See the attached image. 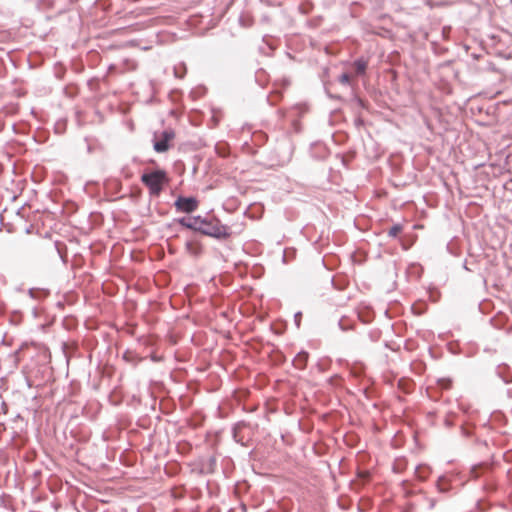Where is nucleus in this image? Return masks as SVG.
<instances>
[{
	"label": "nucleus",
	"instance_id": "nucleus-1",
	"mask_svg": "<svg viewBox=\"0 0 512 512\" xmlns=\"http://www.w3.org/2000/svg\"><path fill=\"white\" fill-rule=\"evenodd\" d=\"M168 181L167 173L162 169L153 170L141 176V182L149 189L151 196H159Z\"/></svg>",
	"mask_w": 512,
	"mask_h": 512
},
{
	"label": "nucleus",
	"instance_id": "nucleus-8",
	"mask_svg": "<svg viewBox=\"0 0 512 512\" xmlns=\"http://www.w3.org/2000/svg\"><path fill=\"white\" fill-rule=\"evenodd\" d=\"M436 488L440 493H448L451 490L450 481L444 475L439 476L436 481Z\"/></svg>",
	"mask_w": 512,
	"mask_h": 512
},
{
	"label": "nucleus",
	"instance_id": "nucleus-7",
	"mask_svg": "<svg viewBox=\"0 0 512 512\" xmlns=\"http://www.w3.org/2000/svg\"><path fill=\"white\" fill-rule=\"evenodd\" d=\"M492 469V465L487 462H481L475 464L471 467L470 473L472 477L479 478L480 476L486 474Z\"/></svg>",
	"mask_w": 512,
	"mask_h": 512
},
{
	"label": "nucleus",
	"instance_id": "nucleus-12",
	"mask_svg": "<svg viewBox=\"0 0 512 512\" xmlns=\"http://www.w3.org/2000/svg\"><path fill=\"white\" fill-rule=\"evenodd\" d=\"M338 327L340 328V330L346 332L354 329V323L351 322L346 316H343L338 321Z\"/></svg>",
	"mask_w": 512,
	"mask_h": 512
},
{
	"label": "nucleus",
	"instance_id": "nucleus-23",
	"mask_svg": "<svg viewBox=\"0 0 512 512\" xmlns=\"http://www.w3.org/2000/svg\"><path fill=\"white\" fill-rule=\"evenodd\" d=\"M123 358L129 362L132 360V354L130 352H125Z\"/></svg>",
	"mask_w": 512,
	"mask_h": 512
},
{
	"label": "nucleus",
	"instance_id": "nucleus-5",
	"mask_svg": "<svg viewBox=\"0 0 512 512\" xmlns=\"http://www.w3.org/2000/svg\"><path fill=\"white\" fill-rule=\"evenodd\" d=\"M174 222H177L184 228L198 232V229L200 228L199 224L201 223V216L198 215V216H194V217H190V218L181 217V218L174 219Z\"/></svg>",
	"mask_w": 512,
	"mask_h": 512
},
{
	"label": "nucleus",
	"instance_id": "nucleus-9",
	"mask_svg": "<svg viewBox=\"0 0 512 512\" xmlns=\"http://www.w3.org/2000/svg\"><path fill=\"white\" fill-rule=\"evenodd\" d=\"M308 360V353L305 351L299 352L293 360V364L297 369L303 370L306 367Z\"/></svg>",
	"mask_w": 512,
	"mask_h": 512
},
{
	"label": "nucleus",
	"instance_id": "nucleus-29",
	"mask_svg": "<svg viewBox=\"0 0 512 512\" xmlns=\"http://www.w3.org/2000/svg\"><path fill=\"white\" fill-rule=\"evenodd\" d=\"M191 245H192V244H191L190 242H187V244H186V246H187V248H188V249H190V248H191Z\"/></svg>",
	"mask_w": 512,
	"mask_h": 512
},
{
	"label": "nucleus",
	"instance_id": "nucleus-10",
	"mask_svg": "<svg viewBox=\"0 0 512 512\" xmlns=\"http://www.w3.org/2000/svg\"><path fill=\"white\" fill-rule=\"evenodd\" d=\"M353 66L355 68V72H356L357 75H363L366 72V69H367V66H368V61L365 60L363 57L357 58L353 62Z\"/></svg>",
	"mask_w": 512,
	"mask_h": 512
},
{
	"label": "nucleus",
	"instance_id": "nucleus-22",
	"mask_svg": "<svg viewBox=\"0 0 512 512\" xmlns=\"http://www.w3.org/2000/svg\"><path fill=\"white\" fill-rule=\"evenodd\" d=\"M355 101L357 102V104H358L360 107H362V108H365V107H366V106H365V102H364L361 98L356 97V98H355Z\"/></svg>",
	"mask_w": 512,
	"mask_h": 512
},
{
	"label": "nucleus",
	"instance_id": "nucleus-19",
	"mask_svg": "<svg viewBox=\"0 0 512 512\" xmlns=\"http://www.w3.org/2000/svg\"><path fill=\"white\" fill-rule=\"evenodd\" d=\"M301 319H302V313L301 312L295 313V315H294V322H295V325H296L297 328L300 327Z\"/></svg>",
	"mask_w": 512,
	"mask_h": 512
},
{
	"label": "nucleus",
	"instance_id": "nucleus-4",
	"mask_svg": "<svg viewBox=\"0 0 512 512\" xmlns=\"http://www.w3.org/2000/svg\"><path fill=\"white\" fill-rule=\"evenodd\" d=\"M199 202L193 196H178L174 202V206L178 212L190 214L197 210Z\"/></svg>",
	"mask_w": 512,
	"mask_h": 512
},
{
	"label": "nucleus",
	"instance_id": "nucleus-15",
	"mask_svg": "<svg viewBox=\"0 0 512 512\" xmlns=\"http://www.w3.org/2000/svg\"><path fill=\"white\" fill-rule=\"evenodd\" d=\"M185 74H186V66L184 64L181 66V68L174 67L175 77L182 79Z\"/></svg>",
	"mask_w": 512,
	"mask_h": 512
},
{
	"label": "nucleus",
	"instance_id": "nucleus-14",
	"mask_svg": "<svg viewBox=\"0 0 512 512\" xmlns=\"http://www.w3.org/2000/svg\"><path fill=\"white\" fill-rule=\"evenodd\" d=\"M428 468L423 466V465H419L415 468V473L417 474V477L420 479V480H425L426 477H427V473H424L422 470H427Z\"/></svg>",
	"mask_w": 512,
	"mask_h": 512
},
{
	"label": "nucleus",
	"instance_id": "nucleus-25",
	"mask_svg": "<svg viewBox=\"0 0 512 512\" xmlns=\"http://www.w3.org/2000/svg\"><path fill=\"white\" fill-rule=\"evenodd\" d=\"M55 249L58 252V254L60 255L61 259L65 262L64 256L61 254V251H60V249L58 247L57 242L55 243Z\"/></svg>",
	"mask_w": 512,
	"mask_h": 512
},
{
	"label": "nucleus",
	"instance_id": "nucleus-16",
	"mask_svg": "<svg viewBox=\"0 0 512 512\" xmlns=\"http://www.w3.org/2000/svg\"><path fill=\"white\" fill-rule=\"evenodd\" d=\"M438 385L442 389H449L451 387V385H452V381L449 378H441V379L438 380Z\"/></svg>",
	"mask_w": 512,
	"mask_h": 512
},
{
	"label": "nucleus",
	"instance_id": "nucleus-28",
	"mask_svg": "<svg viewBox=\"0 0 512 512\" xmlns=\"http://www.w3.org/2000/svg\"><path fill=\"white\" fill-rule=\"evenodd\" d=\"M209 462H210V465H214L216 463V460H215V458H210Z\"/></svg>",
	"mask_w": 512,
	"mask_h": 512
},
{
	"label": "nucleus",
	"instance_id": "nucleus-6",
	"mask_svg": "<svg viewBox=\"0 0 512 512\" xmlns=\"http://www.w3.org/2000/svg\"><path fill=\"white\" fill-rule=\"evenodd\" d=\"M28 296L37 302H41L50 296V290L43 287H32L27 290Z\"/></svg>",
	"mask_w": 512,
	"mask_h": 512
},
{
	"label": "nucleus",
	"instance_id": "nucleus-26",
	"mask_svg": "<svg viewBox=\"0 0 512 512\" xmlns=\"http://www.w3.org/2000/svg\"><path fill=\"white\" fill-rule=\"evenodd\" d=\"M445 425H446L447 427H451V426L453 425V422H452V421L447 417V418L445 419Z\"/></svg>",
	"mask_w": 512,
	"mask_h": 512
},
{
	"label": "nucleus",
	"instance_id": "nucleus-20",
	"mask_svg": "<svg viewBox=\"0 0 512 512\" xmlns=\"http://www.w3.org/2000/svg\"><path fill=\"white\" fill-rule=\"evenodd\" d=\"M484 489L486 491L490 492V491H494L496 489V486H495V484L493 482H486L484 484Z\"/></svg>",
	"mask_w": 512,
	"mask_h": 512
},
{
	"label": "nucleus",
	"instance_id": "nucleus-2",
	"mask_svg": "<svg viewBox=\"0 0 512 512\" xmlns=\"http://www.w3.org/2000/svg\"><path fill=\"white\" fill-rule=\"evenodd\" d=\"M198 232L216 239H226L230 236L229 228L216 218H203Z\"/></svg>",
	"mask_w": 512,
	"mask_h": 512
},
{
	"label": "nucleus",
	"instance_id": "nucleus-27",
	"mask_svg": "<svg viewBox=\"0 0 512 512\" xmlns=\"http://www.w3.org/2000/svg\"><path fill=\"white\" fill-rule=\"evenodd\" d=\"M32 313H33L34 317L37 316V308L36 307L32 308Z\"/></svg>",
	"mask_w": 512,
	"mask_h": 512
},
{
	"label": "nucleus",
	"instance_id": "nucleus-3",
	"mask_svg": "<svg viewBox=\"0 0 512 512\" xmlns=\"http://www.w3.org/2000/svg\"><path fill=\"white\" fill-rule=\"evenodd\" d=\"M175 138L173 129L163 130L159 135L155 132L153 139V148L157 153H164L169 150L170 142Z\"/></svg>",
	"mask_w": 512,
	"mask_h": 512
},
{
	"label": "nucleus",
	"instance_id": "nucleus-11",
	"mask_svg": "<svg viewBox=\"0 0 512 512\" xmlns=\"http://www.w3.org/2000/svg\"><path fill=\"white\" fill-rule=\"evenodd\" d=\"M497 374L505 384L512 382V375L508 372V366L500 365L497 367Z\"/></svg>",
	"mask_w": 512,
	"mask_h": 512
},
{
	"label": "nucleus",
	"instance_id": "nucleus-24",
	"mask_svg": "<svg viewBox=\"0 0 512 512\" xmlns=\"http://www.w3.org/2000/svg\"><path fill=\"white\" fill-rule=\"evenodd\" d=\"M216 150H217V153L222 156V157H225L226 156V152L225 150L223 149H219L218 147H216Z\"/></svg>",
	"mask_w": 512,
	"mask_h": 512
},
{
	"label": "nucleus",
	"instance_id": "nucleus-18",
	"mask_svg": "<svg viewBox=\"0 0 512 512\" xmlns=\"http://www.w3.org/2000/svg\"><path fill=\"white\" fill-rule=\"evenodd\" d=\"M338 81L342 84L350 83V75L348 73H343L339 76Z\"/></svg>",
	"mask_w": 512,
	"mask_h": 512
},
{
	"label": "nucleus",
	"instance_id": "nucleus-17",
	"mask_svg": "<svg viewBox=\"0 0 512 512\" xmlns=\"http://www.w3.org/2000/svg\"><path fill=\"white\" fill-rule=\"evenodd\" d=\"M241 426V423H237L234 425L232 429V436L235 442L240 443L241 445H244V443L238 438V428Z\"/></svg>",
	"mask_w": 512,
	"mask_h": 512
},
{
	"label": "nucleus",
	"instance_id": "nucleus-13",
	"mask_svg": "<svg viewBox=\"0 0 512 512\" xmlns=\"http://www.w3.org/2000/svg\"><path fill=\"white\" fill-rule=\"evenodd\" d=\"M403 227L401 224H395L388 230V236L392 238H396L399 233L402 231Z\"/></svg>",
	"mask_w": 512,
	"mask_h": 512
},
{
	"label": "nucleus",
	"instance_id": "nucleus-21",
	"mask_svg": "<svg viewBox=\"0 0 512 512\" xmlns=\"http://www.w3.org/2000/svg\"><path fill=\"white\" fill-rule=\"evenodd\" d=\"M428 503H429V508L433 509L436 505V500L434 498H429Z\"/></svg>",
	"mask_w": 512,
	"mask_h": 512
}]
</instances>
